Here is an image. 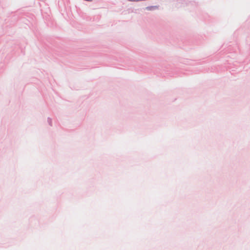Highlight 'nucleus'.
I'll return each instance as SVG.
<instances>
[{"instance_id": "1", "label": "nucleus", "mask_w": 250, "mask_h": 250, "mask_svg": "<svg viewBox=\"0 0 250 250\" xmlns=\"http://www.w3.org/2000/svg\"><path fill=\"white\" fill-rule=\"evenodd\" d=\"M158 8L157 6H149L146 7V9L149 11L154 10Z\"/></svg>"}, {"instance_id": "2", "label": "nucleus", "mask_w": 250, "mask_h": 250, "mask_svg": "<svg viewBox=\"0 0 250 250\" xmlns=\"http://www.w3.org/2000/svg\"><path fill=\"white\" fill-rule=\"evenodd\" d=\"M47 122L50 126H52V119L48 117L47 118Z\"/></svg>"}]
</instances>
